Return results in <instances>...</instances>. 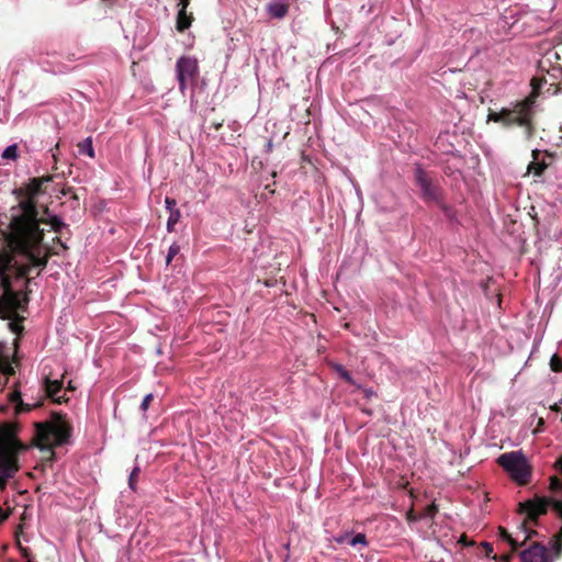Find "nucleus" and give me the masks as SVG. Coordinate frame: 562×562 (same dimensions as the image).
<instances>
[{"mask_svg":"<svg viewBox=\"0 0 562 562\" xmlns=\"http://www.w3.org/2000/svg\"><path fill=\"white\" fill-rule=\"evenodd\" d=\"M35 435L30 443L19 438L21 430L18 422L0 423V490L4 491L10 479L14 477L20 470V454L30 450L31 446L40 448L47 453L45 462L56 459L54 448L68 442L72 428L66 422H38L34 424Z\"/></svg>","mask_w":562,"mask_h":562,"instance_id":"f03ea898","label":"nucleus"},{"mask_svg":"<svg viewBox=\"0 0 562 562\" xmlns=\"http://www.w3.org/2000/svg\"><path fill=\"white\" fill-rule=\"evenodd\" d=\"M18 340H19L18 338H16V339H14V346H15V347L18 346Z\"/></svg>","mask_w":562,"mask_h":562,"instance_id":"de8ad7c7","label":"nucleus"},{"mask_svg":"<svg viewBox=\"0 0 562 562\" xmlns=\"http://www.w3.org/2000/svg\"><path fill=\"white\" fill-rule=\"evenodd\" d=\"M408 519H415V517L412 515V512H408Z\"/></svg>","mask_w":562,"mask_h":562,"instance_id":"a18cd8bd","label":"nucleus"},{"mask_svg":"<svg viewBox=\"0 0 562 562\" xmlns=\"http://www.w3.org/2000/svg\"><path fill=\"white\" fill-rule=\"evenodd\" d=\"M554 468L562 474V457L554 463Z\"/></svg>","mask_w":562,"mask_h":562,"instance_id":"58836bf2","label":"nucleus"},{"mask_svg":"<svg viewBox=\"0 0 562 562\" xmlns=\"http://www.w3.org/2000/svg\"><path fill=\"white\" fill-rule=\"evenodd\" d=\"M415 182L419 187L422 191V198L426 202H440V198L443 195V191L441 187L431 180L429 175L422 169L420 166H417L415 169Z\"/></svg>","mask_w":562,"mask_h":562,"instance_id":"0eeeda50","label":"nucleus"},{"mask_svg":"<svg viewBox=\"0 0 562 562\" xmlns=\"http://www.w3.org/2000/svg\"><path fill=\"white\" fill-rule=\"evenodd\" d=\"M192 20V14L188 13V10H179L176 23L177 31L180 33L186 32L191 25Z\"/></svg>","mask_w":562,"mask_h":562,"instance_id":"4468645a","label":"nucleus"},{"mask_svg":"<svg viewBox=\"0 0 562 562\" xmlns=\"http://www.w3.org/2000/svg\"><path fill=\"white\" fill-rule=\"evenodd\" d=\"M177 78L179 81V88L184 91L188 87V81L194 80L198 75V61L191 57H180L176 64Z\"/></svg>","mask_w":562,"mask_h":562,"instance_id":"6e6552de","label":"nucleus"},{"mask_svg":"<svg viewBox=\"0 0 562 562\" xmlns=\"http://www.w3.org/2000/svg\"><path fill=\"white\" fill-rule=\"evenodd\" d=\"M2 158L15 160L18 158V145L16 144L9 145L5 148V150L2 153Z\"/></svg>","mask_w":562,"mask_h":562,"instance_id":"aec40b11","label":"nucleus"},{"mask_svg":"<svg viewBox=\"0 0 562 562\" xmlns=\"http://www.w3.org/2000/svg\"><path fill=\"white\" fill-rule=\"evenodd\" d=\"M558 47H562V43Z\"/></svg>","mask_w":562,"mask_h":562,"instance_id":"3c124183","label":"nucleus"},{"mask_svg":"<svg viewBox=\"0 0 562 562\" xmlns=\"http://www.w3.org/2000/svg\"><path fill=\"white\" fill-rule=\"evenodd\" d=\"M181 250V247L177 244V243H173L169 249H168V252H167V256H166V266H169L171 265V261L173 260V258L179 255Z\"/></svg>","mask_w":562,"mask_h":562,"instance_id":"6ab92c4d","label":"nucleus"},{"mask_svg":"<svg viewBox=\"0 0 562 562\" xmlns=\"http://www.w3.org/2000/svg\"><path fill=\"white\" fill-rule=\"evenodd\" d=\"M10 516V513L9 512H4L1 507H0V522H3L8 519V517Z\"/></svg>","mask_w":562,"mask_h":562,"instance_id":"4c0bfd02","label":"nucleus"},{"mask_svg":"<svg viewBox=\"0 0 562 562\" xmlns=\"http://www.w3.org/2000/svg\"><path fill=\"white\" fill-rule=\"evenodd\" d=\"M349 543L351 547H356L358 543L361 546H367L366 533H357L349 540Z\"/></svg>","mask_w":562,"mask_h":562,"instance_id":"5701e85b","label":"nucleus"},{"mask_svg":"<svg viewBox=\"0 0 562 562\" xmlns=\"http://www.w3.org/2000/svg\"><path fill=\"white\" fill-rule=\"evenodd\" d=\"M438 512V507L435 503L428 505L425 510H424V515L425 516H429V517H434L436 515V513Z\"/></svg>","mask_w":562,"mask_h":562,"instance_id":"7c9ffc66","label":"nucleus"},{"mask_svg":"<svg viewBox=\"0 0 562 562\" xmlns=\"http://www.w3.org/2000/svg\"><path fill=\"white\" fill-rule=\"evenodd\" d=\"M53 244L58 245L64 250H68L69 249V247L65 243H63V240L60 239L59 236L53 237Z\"/></svg>","mask_w":562,"mask_h":562,"instance_id":"72a5a7b5","label":"nucleus"},{"mask_svg":"<svg viewBox=\"0 0 562 562\" xmlns=\"http://www.w3.org/2000/svg\"><path fill=\"white\" fill-rule=\"evenodd\" d=\"M212 127L215 130V131H218L223 127V121H220L218 123H212Z\"/></svg>","mask_w":562,"mask_h":562,"instance_id":"ea45409f","label":"nucleus"},{"mask_svg":"<svg viewBox=\"0 0 562 562\" xmlns=\"http://www.w3.org/2000/svg\"><path fill=\"white\" fill-rule=\"evenodd\" d=\"M558 47H562V43Z\"/></svg>","mask_w":562,"mask_h":562,"instance_id":"09e8293b","label":"nucleus"},{"mask_svg":"<svg viewBox=\"0 0 562 562\" xmlns=\"http://www.w3.org/2000/svg\"><path fill=\"white\" fill-rule=\"evenodd\" d=\"M481 546H482L486 557H488V558H493L494 557V555H492L493 552H494V549H493V546H492L491 542L483 541Z\"/></svg>","mask_w":562,"mask_h":562,"instance_id":"c756f323","label":"nucleus"},{"mask_svg":"<svg viewBox=\"0 0 562 562\" xmlns=\"http://www.w3.org/2000/svg\"><path fill=\"white\" fill-rule=\"evenodd\" d=\"M550 368L554 372L562 371V360L558 356H553L550 360Z\"/></svg>","mask_w":562,"mask_h":562,"instance_id":"b1692460","label":"nucleus"},{"mask_svg":"<svg viewBox=\"0 0 562 562\" xmlns=\"http://www.w3.org/2000/svg\"><path fill=\"white\" fill-rule=\"evenodd\" d=\"M540 151L533 150L532 151V158L533 160L529 162L528 165V172L532 173L536 177H541L544 169L547 168L548 164L546 160H539Z\"/></svg>","mask_w":562,"mask_h":562,"instance_id":"f8f14e48","label":"nucleus"},{"mask_svg":"<svg viewBox=\"0 0 562 562\" xmlns=\"http://www.w3.org/2000/svg\"><path fill=\"white\" fill-rule=\"evenodd\" d=\"M181 218V211L178 209V210H171V212H169V215H168V220H167V223H166V228L168 232H173L175 231V226L176 224L179 223Z\"/></svg>","mask_w":562,"mask_h":562,"instance_id":"f3484780","label":"nucleus"},{"mask_svg":"<svg viewBox=\"0 0 562 562\" xmlns=\"http://www.w3.org/2000/svg\"><path fill=\"white\" fill-rule=\"evenodd\" d=\"M38 220H41L40 226L42 224L49 225L56 233H59L64 227H67V225L58 218L57 215H52L49 218H45L43 215L38 214Z\"/></svg>","mask_w":562,"mask_h":562,"instance_id":"dca6fc26","label":"nucleus"},{"mask_svg":"<svg viewBox=\"0 0 562 562\" xmlns=\"http://www.w3.org/2000/svg\"><path fill=\"white\" fill-rule=\"evenodd\" d=\"M435 204H437L447 216H449L450 218L452 217L453 209L443 202V195L440 198V202H436Z\"/></svg>","mask_w":562,"mask_h":562,"instance_id":"393cba45","label":"nucleus"},{"mask_svg":"<svg viewBox=\"0 0 562 562\" xmlns=\"http://www.w3.org/2000/svg\"><path fill=\"white\" fill-rule=\"evenodd\" d=\"M288 2H270L267 7V12L271 18L283 19L289 12Z\"/></svg>","mask_w":562,"mask_h":562,"instance_id":"ddd939ff","label":"nucleus"},{"mask_svg":"<svg viewBox=\"0 0 562 562\" xmlns=\"http://www.w3.org/2000/svg\"><path fill=\"white\" fill-rule=\"evenodd\" d=\"M67 390L68 391H75L76 390V387L74 386L72 382L68 383Z\"/></svg>","mask_w":562,"mask_h":562,"instance_id":"c03bdc74","label":"nucleus"},{"mask_svg":"<svg viewBox=\"0 0 562 562\" xmlns=\"http://www.w3.org/2000/svg\"><path fill=\"white\" fill-rule=\"evenodd\" d=\"M40 404L37 405H30V404H24V402H20L18 405L14 406V415H20L22 413H30L33 411V408L35 407H38Z\"/></svg>","mask_w":562,"mask_h":562,"instance_id":"412c9836","label":"nucleus"},{"mask_svg":"<svg viewBox=\"0 0 562 562\" xmlns=\"http://www.w3.org/2000/svg\"><path fill=\"white\" fill-rule=\"evenodd\" d=\"M32 268L35 267L27 259L0 251V288L3 290L0 295V318L9 321L8 326L16 336L22 335L24 329V317L19 312L25 311L29 299H21L20 293L13 290L10 273H14L16 278H25Z\"/></svg>","mask_w":562,"mask_h":562,"instance_id":"7ed1b4c3","label":"nucleus"},{"mask_svg":"<svg viewBox=\"0 0 562 562\" xmlns=\"http://www.w3.org/2000/svg\"><path fill=\"white\" fill-rule=\"evenodd\" d=\"M551 411L553 412H559L560 411V406L558 404H554L550 407Z\"/></svg>","mask_w":562,"mask_h":562,"instance_id":"37998d69","label":"nucleus"},{"mask_svg":"<svg viewBox=\"0 0 562 562\" xmlns=\"http://www.w3.org/2000/svg\"><path fill=\"white\" fill-rule=\"evenodd\" d=\"M44 386L46 395L58 405H60V403L68 401V398L65 395H57L63 389V382H60V380H50V378L46 376L44 380Z\"/></svg>","mask_w":562,"mask_h":562,"instance_id":"9b49d317","label":"nucleus"},{"mask_svg":"<svg viewBox=\"0 0 562 562\" xmlns=\"http://www.w3.org/2000/svg\"><path fill=\"white\" fill-rule=\"evenodd\" d=\"M8 411H9V406H8V405H1V404H0V413H1V414L7 413Z\"/></svg>","mask_w":562,"mask_h":562,"instance_id":"a19ab883","label":"nucleus"},{"mask_svg":"<svg viewBox=\"0 0 562 562\" xmlns=\"http://www.w3.org/2000/svg\"><path fill=\"white\" fill-rule=\"evenodd\" d=\"M550 505L552 506L553 510L562 518V502L539 498V496H537L535 499L521 502L518 506V512L520 514H526L528 520L537 526L539 517L547 513ZM550 544L555 557H560L562 554V529L551 539Z\"/></svg>","mask_w":562,"mask_h":562,"instance_id":"39448f33","label":"nucleus"},{"mask_svg":"<svg viewBox=\"0 0 562 562\" xmlns=\"http://www.w3.org/2000/svg\"><path fill=\"white\" fill-rule=\"evenodd\" d=\"M154 400V395L151 393L149 394H146L144 397H143V402H140V409L143 412H146L151 403V401Z\"/></svg>","mask_w":562,"mask_h":562,"instance_id":"cd10ccee","label":"nucleus"},{"mask_svg":"<svg viewBox=\"0 0 562 562\" xmlns=\"http://www.w3.org/2000/svg\"><path fill=\"white\" fill-rule=\"evenodd\" d=\"M542 81L533 78L531 80V92L509 106L498 111L488 110L487 121L499 124L503 128L509 130L519 127L526 139H531L536 132V102L540 93Z\"/></svg>","mask_w":562,"mask_h":562,"instance_id":"20e7f679","label":"nucleus"},{"mask_svg":"<svg viewBox=\"0 0 562 562\" xmlns=\"http://www.w3.org/2000/svg\"><path fill=\"white\" fill-rule=\"evenodd\" d=\"M37 179L41 181V186L43 187V184H45L47 182H52L54 180V176H44V177H40Z\"/></svg>","mask_w":562,"mask_h":562,"instance_id":"f704fd0d","label":"nucleus"},{"mask_svg":"<svg viewBox=\"0 0 562 562\" xmlns=\"http://www.w3.org/2000/svg\"><path fill=\"white\" fill-rule=\"evenodd\" d=\"M558 47H562V43Z\"/></svg>","mask_w":562,"mask_h":562,"instance_id":"8fccbe9b","label":"nucleus"},{"mask_svg":"<svg viewBox=\"0 0 562 562\" xmlns=\"http://www.w3.org/2000/svg\"><path fill=\"white\" fill-rule=\"evenodd\" d=\"M544 423H546V422L543 420V417H539V418H538V423H537V427H536L535 432H540V431H542V427H543V424H544Z\"/></svg>","mask_w":562,"mask_h":562,"instance_id":"e433bc0d","label":"nucleus"},{"mask_svg":"<svg viewBox=\"0 0 562 562\" xmlns=\"http://www.w3.org/2000/svg\"><path fill=\"white\" fill-rule=\"evenodd\" d=\"M528 521L529 520L526 517L524 522H521V525H520L521 532L525 533V536H524V538L521 540H519L518 537H513L507 531V529H505L503 527H498V537L502 540H505L506 542H508V544L513 549V552H517L519 549L526 547L527 540L530 539L533 535L538 533L536 530H528V528H527Z\"/></svg>","mask_w":562,"mask_h":562,"instance_id":"1a4fd4ad","label":"nucleus"},{"mask_svg":"<svg viewBox=\"0 0 562 562\" xmlns=\"http://www.w3.org/2000/svg\"><path fill=\"white\" fill-rule=\"evenodd\" d=\"M139 471H140L139 467H135L133 469V471L131 472V475L128 477V485L132 490L136 488V482L138 480Z\"/></svg>","mask_w":562,"mask_h":562,"instance_id":"4be33fe9","label":"nucleus"},{"mask_svg":"<svg viewBox=\"0 0 562 562\" xmlns=\"http://www.w3.org/2000/svg\"><path fill=\"white\" fill-rule=\"evenodd\" d=\"M44 190L37 178H32L24 187L15 188L13 195L18 204L9 210V223L0 222V240L4 241L0 251L27 259L36 269L44 270L49 259L59 252L44 244V228H40L36 196Z\"/></svg>","mask_w":562,"mask_h":562,"instance_id":"f257e3e1","label":"nucleus"},{"mask_svg":"<svg viewBox=\"0 0 562 562\" xmlns=\"http://www.w3.org/2000/svg\"><path fill=\"white\" fill-rule=\"evenodd\" d=\"M22 401V394L19 390H14L13 392L9 393V402L13 403L14 406Z\"/></svg>","mask_w":562,"mask_h":562,"instance_id":"bb28decb","label":"nucleus"},{"mask_svg":"<svg viewBox=\"0 0 562 562\" xmlns=\"http://www.w3.org/2000/svg\"><path fill=\"white\" fill-rule=\"evenodd\" d=\"M0 370L2 371V373L7 374V375H11L14 373V369L11 366L8 356H3V352L1 349H0Z\"/></svg>","mask_w":562,"mask_h":562,"instance_id":"a211bd4d","label":"nucleus"},{"mask_svg":"<svg viewBox=\"0 0 562 562\" xmlns=\"http://www.w3.org/2000/svg\"><path fill=\"white\" fill-rule=\"evenodd\" d=\"M515 553H516V552H513V549L510 548V552H509V553L502 554V555H499V557L494 555V557H493V559H495V560H501V561H503V562H509V561H510V559L514 557V554H515Z\"/></svg>","mask_w":562,"mask_h":562,"instance_id":"2f4dec72","label":"nucleus"},{"mask_svg":"<svg viewBox=\"0 0 562 562\" xmlns=\"http://www.w3.org/2000/svg\"><path fill=\"white\" fill-rule=\"evenodd\" d=\"M272 148H273V144H272L271 140H269L268 144H267V150L268 151H272Z\"/></svg>","mask_w":562,"mask_h":562,"instance_id":"79ce46f5","label":"nucleus"},{"mask_svg":"<svg viewBox=\"0 0 562 562\" xmlns=\"http://www.w3.org/2000/svg\"><path fill=\"white\" fill-rule=\"evenodd\" d=\"M191 0H180L178 3L179 10H188Z\"/></svg>","mask_w":562,"mask_h":562,"instance_id":"c9c22d12","label":"nucleus"},{"mask_svg":"<svg viewBox=\"0 0 562 562\" xmlns=\"http://www.w3.org/2000/svg\"><path fill=\"white\" fill-rule=\"evenodd\" d=\"M497 463L518 485L524 486L530 482L532 468L521 452L503 453L498 457Z\"/></svg>","mask_w":562,"mask_h":562,"instance_id":"423d86ee","label":"nucleus"},{"mask_svg":"<svg viewBox=\"0 0 562 562\" xmlns=\"http://www.w3.org/2000/svg\"><path fill=\"white\" fill-rule=\"evenodd\" d=\"M336 370L339 372L340 376L349 384H352V378L351 374L344 369L342 366H336Z\"/></svg>","mask_w":562,"mask_h":562,"instance_id":"a878e982","label":"nucleus"},{"mask_svg":"<svg viewBox=\"0 0 562 562\" xmlns=\"http://www.w3.org/2000/svg\"><path fill=\"white\" fill-rule=\"evenodd\" d=\"M550 490L551 491L562 490V481L557 476L550 477Z\"/></svg>","mask_w":562,"mask_h":562,"instance_id":"c85d7f7f","label":"nucleus"},{"mask_svg":"<svg viewBox=\"0 0 562 562\" xmlns=\"http://www.w3.org/2000/svg\"><path fill=\"white\" fill-rule=\"evenodd\" d=\"M165 204H166V209L168 210V212H171V210H178V207H176L177 202L173 199L166 198Z\"/></svg>","mask_w":562,"mask_h":562,"instance_id":"473e14b6","label":"nucleus"},{"mask_svg":"<svg viewBox=\"0 0 562 562\" xmlns=\"http://www.w3.org/2000/svg\"><path fill=\"white\" fill-rule=\"evenodd\" d=\"M555 57H557V59H560V53H559V50H555Z\"/></svg>","mask_w":562,"mask_h":562,"instance_id":"49530a36","label":"nucleus"},{"mask_svg":"<svg viewBox=\"0 0 562 562\" xmlns=\"http://www.w3.org/2000/svg\"><path fill=\"white\" fill-rule=\"evenodd\" d=\"M77 149L79 155H87L90 158L95 157V151L93 148L92 137H87L77 143Z\"/></svg>","mask_w":562,"mask_h":562,"instance_id":"2eb2a0df","label":"nucleus"},{"mask_svg":"<svg viewBox=\"0 0 562 562\" xmlns=\"http://www.w3.org/2000/svg\"><path fill=\"white\" fill-rule=\"evenodd\" d=\"M520 562H552L548 549L539 541H532L519 553Z\"/></svg>","mask_w":562,"mask_h":562,"instance_id":"9d476101","label":"nucleus"}]
</instances>
